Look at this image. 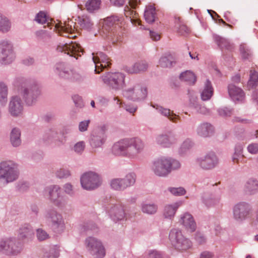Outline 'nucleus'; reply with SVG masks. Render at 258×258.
Returning a JSON list of instances; mask_svg holds the SVG:
<instances>
[{"label": "nucleus", "instance_id": "1", "mask_svg": "<svg viewBox=\"0 0 258 258\" xmlns=\"http://www.w3.org/2000/svg\"><path fill=\"white\" fill-rule=\"evenodd\" d=\"M144 142L137 137L125 138L114 143L112 152L115 155H122L130 159H137L145 149Z\"/></svg>", "mask_w": 258, "mask_h": 258}, {"label": "nucleus", "instance_id": "2", "mask_svg": "<svg viewBox=\"0 0 258 258\" xmlns=\"http://www.w3.org/2000/svg\"><path fill=\"white\" fill-rule=\"evenodd\" d=\"M13 85L21 87L20 94L27 105L35 104L41 95L40 86L35 81L19 77L14 79Z\"/></svg>", "mask_w": 258, "mask_h": 258}, {"label": "nucleus", "instance_id": "3", "mask_svg": "<svg viewBox=\"0 0 258 258\" xmlns=\"http://www.w3.org/2000/svg\"><path fill=\"white\" fill-rule=\"evenodd\" d=\"M35 21L38 23L43 24L47 23L51 29H53V31H57V33L61 36L68 37L69 38H75L76 35H74L75 31L74 23L73 21L69 20L67 22L62 23L58 22L56 23H51L49 25V18L47 17L45 12L40 11L36 16Z\"/></svg>", "mask_w": 258, "mask_h": 258}, {"label": "nucleus", "instance_id": "4", "mask_svg": "<svg viewBox=\"0 0 258 258\" xmlns=\"http://www.w3.org/2000/svg\"><path fill=\"white\" fill-rule=\"evenodd\" d=\"M180 162L169 157H161L153 162L151 170L157 176L165 177L167 176L172 170L180 167Z\"/></svg>", "mask_w": 258, "mask_h": 258}, {"label": "nucleus", "instance_id": "5", "mask_svg": "<svg viewBox=\"0 0 258 258\" xmlns=\"http://www.w3.org/2000/svg\"><path fill=\"white\" fill-rule=\"evenodd\" d=\"M122 22L121 18L115 16L107 17L104 21L103 32L106 37L113 43L120 41L123 35Z\"/></svg>", "mask_w": 258, "mask_h": 258}, {"label": "nucleus", "instance_id": "6", "mask_svg": "<svg viewBox=\"0 0 258 258\" xmlns=\"http://www.w3.org/2000/svg\"><path fill=\"white\" fill-rule=\"evenodd\" d=\"M147 94V88L134 79H130L122 90V95L124 97L136 102L144 100Z\"/></svg>", "mask_w": 258, "mask_h": 258}, {"label": "nucleus", "instance_id": "7", "mask_svg": "<svg viewBox=\"0 0 258 258\" xmlns=\"http://www.w3.org/2000/svg\"><path fill=\"white\" fill-rule=\"evenodd\" d=\"M18 165L15 162L8 160L0 163V186L17 180L19 176Z\"/></svg>", "mask_w": 258, "mask_h": 258}, {"label": "nucleus", "instance_id": "8", "mask_svg": "<svg viewBox=\"0 0 258 258\" xmlns=\"http://www.w3.org/2000/svg\"><path fill=\"white\" fill-rule=\"evenodd\" d=\"M23 249L21 243L14 237H7L0 239V254L8 256H16Z\"/></svg>", "mask_w": 258, "mask_h": 258}, {"label": "nucleus", "instance_id": "9", "mask_svg": "<svg viewBox=\"0 0 258 258\" xmlns=\"http://www.w3.org/2000/svg\"><path fill=\"white\" fill-rule=\"evenodd\" d=\"M169 240L174 248L180 251H186L192 246L191 241L184 236L181 230L172 228L169 233Z\"/></svg>", "mask_w": 258, "mask_h": 258}, {"label": "nucleus", "instance_id": "10", "mask_svg": "<svg viewBox=\"0 0 258 258\" xmlns=\"http://www.w3.org/2000/svg\"><path fill=\"white\" fill-rule=\"evenodd\" d=\"M125 75L121 72H107L101 76L102 82L110 89L118 91L124 88Z\"/></svg>", "mask_w": 258, "mask_h": 258}, {"label": "nucleus", "instance_id": "11", "mask_svg": "<svg viewBox=\"0 0 258 258\" xmlns=\"http://www.w3.org/2000/svg\"><path fill=\"white\" fill-rule=\"evenodd\" d=\"M85 246L87 252L94 258H103L106 254L102 241L96 237H87L85 240Z\"/></svg>", "mask_w": 258, "mask_h": 258}, {"label": "nucleus", "instance_id": "12", "mask_svg": "<svg viewBox=\"0 0 258 258\" xmlns=\"http://www.w3.org/2000/svg\"><path fill=\"white\" fill-rule=\"evenodd\" d=\"M45 219L50 223L53 231L57 233L64 231L66 226L64 219L61 214L54 209L46 210L44 214Z\"/></svg>", "mask_w": 258, "mask_h": 258}, {"label": "nucleus", "instance_id": "13", "mask_svg": "<svg viewBox=\"0 0 258 258\" xmlns=\"http://www.w3.org/2000/svg\"><path fill=\"white\" fill-rule=\"evenodd\" d=\"M106 201L104 206L111 218L114 221L123 220L125 217V213L123 206L120 202L110 198L106 199Z\"/></svg>", "mask_w": 258, "mask_h": 258}, {"label": "nucleus", "instance_id": "14", "mask_svg": "<svg viewBox=\"0 0 258 258\" xmlns=\"http://www.w3.org/2000/svg\"><path fill=\"white\" fill-rule=\"evenodd\" d=\"M82 188L87 190H93L98 188L102 184L101 176L97 173L88 171L83 174L80 178Z\"/></svg>", "mask_w": 258, "mask_h": 258}, {"label": "nucleus", "instance_id": "15", "mask_svg": "<svg viewBox=\"0 0 258 258\" xmlns=\"http://www.w3.org/2000/svg\"><path fill=\"white\" fill-rule=\"evenodd\" d=\"M16 58V53L12 42L5 39L0 41V62L8 64L12 63Z\"/></svg>", "mask_w": 258, "mask_h": 258}, {"label": "nucleus", "instance_id": "16", "mask_svg": "<svg viewBox=\"0 0 258 258\" xmlns=\"http://www.w3.org/2000/svg\"><path fill=\"white\" fill-rule=\"evenodd\" d=\"M179 141L178 135L172 131L157 135L154 139V143L157 146L169 148L177 144Z\"/></svg>", "mask_w": 258, "mask_h": 258}, {"label": "nucleus", "instance_id": "17", "mask_svg": "<svg viewBox=\"0 0 258 258\" xmlns=\"http://www.w3.org/2000/svg\"><path fill=\"white\" fill-rule=\"evenodd\" d=\"M252 211L251 206L246 202H240L235 204L233 209V216L235 220L241 222L251 214Z\"/></svg>", "mask_w": 258, "mask_h": 258}, {"label": "nucleus", "instance_id": "18", "mask_svg": "<svg viewBox=\"0 0 258 258\" xmlns=\"http://www.w3.org/2000/svg\"><path fill=\"white\" fill-rule=\"evenodd\" d=\"M49 200L57 207L64 206L65 201L61 195L60 187L57 185H50L44 189Z\"/></svg>", "mask_w": 258, "mask_h": 258}, {"label": "nucleus", "instance_id": "19", "mask_svg": "<svg viewBox=\"0 0 258 258\" xmlns=\"http://www.w3.org/2000/svg\"><path fill=\"white\" fill-rule=\"evenodd\" d=\"M106 128L105 125L98 127L91 135L89 144L93 149L101 148L107 139Z\"/></svg>", "mask_w": 258, "mask_h": 258}, {"label": "nucleus", "instance_id": "20", "mask_svg": "<svg viewBox=\"0 0 258 258\" xmlns=\"http://www.w3.org/2000/svg\"><path fill=\"white\" fill-rule=\"evenodd\" d=\"M197 164L203 170L214 168L218 164V159L213 152H210L196 159Z\"/></svg>", "mask_w": 258, "mask_h": 258}, {"label": "nucleus", "instance_id": "21", "mask_svg": "<svg viewBox=\"0 0 258 258\" xmlns=\"http://www.w3.org/2000/svg\"><path fill=\"white\" fill-rule=\"evenodd\" d=\"M43 139L46 144L53 147L60 146L64 144L62 139L59 137L57 130L54 127L47 130Z\"/></svg>", "mask_w": 258, "mask_h": 258}, {"label": "nucleus", "instance_id": "22", "mask_svg": "<svg viewBox=\"0 0 258 258\" xmlns=\"http://www.w3.org/2000/svg\"><path fill=\"white\" fill-rule=\"evenodd\" d=\"M56 49L59 52H64L70 56H74L76 59L77 58L76 55L81 56L80 53L82 52V49L80 44L73 41L64 44H60L57 46Z\"/></svg>", "mask_w": 258, "mask_h": 258}, {"label": "nucleus", "instance_id": "23", "mask_svg": "<svg viewBox=\"0 0 258 258\" xmlns=\"http://www.w3.org/2000/svg\"><path fill=\"white\" fill-rule=\"evenodd\" d=\"M180 225L187 231L193 232L197 229V224L192 215L188 212L181 214L178 221Z\"/></svg>", "mask_w": 258, "mask_h": 258}, {"label": "nucleus", "instance_id": "24", "mask_svg": "<svg viewBox=\"0 0 258 258\" xmlns=\"http://www.w3.org/2000/svg\"><path fill=\"white\" fill-rule=\"evenodd\" d=\"M93 55L92 59L94 63L95 64V72L96 73L98 74L100 73L99 69L102 70L105 68L108 67L111 64L109 60V58L107 56L102 52H97Z\"/></svg>", "mask_w": 258, "mask_h": 258}, {"label": "nucleus", "instance_id": "25", "mask_svg": "<svg viewBox=\"0 0 258 258\" xmlns=\"http://www.w3.org/2000/svg\"><path fill=\"white\" fill-rule=\"evenodd\" d=\"M23 110V105L22 101L18 96H14L11 97L9 104V111L13 116H20Z\"/></svg>", "mask_w": 258, "mask_h": 258}, {"label": "nucleus", "instance_id": "26", "mask_svg": "<svg viewBox=\"0 0 258 258\" xmlns=\"http://www.w3.org/2000/svg\"><path fill=\"white\" fill-rule=\"evenodd\" d=\"M228 91L230 98L234 101H242L245 98V93L239 87L232 84L228 86Z\"/></svg>", "mask_w": 258, "mask_h": 258}, {"label": "nucleus", "instance_id": "27", "mask_svg": "<svg viewBox=\"0 0 258 258\" xmlns=\"http://www.w3.org/2000/svg\"><path fill=\"white\" fill-rule=\"evenodd\" d=\"M148 68V63L144 60L135 62L134 64L126 67L125 71L128 74H134L145 72Z\"/></svg>", "mask_w": 258, "mask_h": 258}, {"label": "nucleus", "instance_id": "28", "mask_svg": "<svg viewBox=\"0 0 258 258\" xmlns=\"http://www.w3.org/2000/svg\"><path fill=\"white\" fill-rule=\"evenodd\" d=\"M181 205V202H175L166 205L163 209V216L164 218L172 220L175 216L178 208Z\"/></svg>", "mask_w": 258, "mask_h": 258}, {"label": "nucleus", "instance_id": "29", "mask_svg": "<svg viewBox=\"0 0 258 258\" xmlns=\"http://www.w3.org/2000/svg\"><path fill=\"white\" fill-rule=\"evenodd\" d=\"M153 107L155 108L161 115L167 117L171 121L176 123L180 119V117L171 111L169 109L164 108L158 105H153Z\"/></svg>", "mask_w": 258, "mask_h": 258}, {"label": "nucleus", "instance_id": "30", "mask_svg": "<svg viewBox=\"0 0 258 258\" xmlns=\"http://www.w3.org/2000/svg\"><path fill=\"white\" fill-rule=\"evenodd\" d=\"M196 132L199 136L206 138L210 136L213 134L214 128L210 123L203 122L198 125Z\"/></svg>", "mask_w": 258, "mask_h": 258}, {"label": "nucleus", "instance_id": "31", "mask_svg": "<svg viewBox=\"0 0 258 258\" xmlns=\"http://www.w3.org/2000/svg\"><path fill=\"white\" fill-rule=\"evenodd\" d=\"M55 73L61 78L68 80L70 77L72 70L63 62H58L55 66Z\"/></svg>", "mask_w": 258, "mask_h": 258}, {"label": "nucleus", "instance_id": "32", "mask_svg": "<svg viewBox=\"0 0 258 258\" xmlns=\"http://www.w3.org/2000/svg\"><path fill=\"white\" fill-rule=\"evenodd\" d=\"M243 190L247 194L253 195L258 191V180L254 178L248 179L245 182Z\"/></svg>", "mask_w": 258, "mask_h": 258}, {"label": "nucleus", "instance_id": "33", "mask_svg": "<svg viewBox=\"0 0 258 258\" xmlns=\"http://www.w3.org/2000/svg\"><path fill=\"white\" fill-rule=\"evenodd\" d=\"M34 232L31 226L25 224L20 227L18 236L20 239L23 240L32 238Z\"/></svg>", "mask_w": 258, "mask_h": 258}, {"label": "nucleus", "instance_id": "34", "mask_svg": "<svg viewBox=\"0 0 258 258\" xmlns=\"http://www.w3.org/2000/svg\"><path fill=\"white\" fill-rule=\"evenodd\" d=\"M21 132L19 128L14 127L10 134V140L11 145L14 147H19L21 144Z\"/></svg>", "mask_w": 258, "mask_h": 258}, {"label": "nucleus", "instance_id": "35", "mask_svg": "<svg viewBox=\"0 0 258 258\" xmlns=\"http://www.w3.org/2000/svg\"><path fill=\"white\" fill-rule=\"evenodd\" d=\"M213 95V88L211 82L207 80L204 85V88L202 91L201 96V99L204 101L209 100Z\"/></svg>", "mask_w": 258, "mask_h": 258}, {"label": "nucleus", "instance_id": "36", "mask_svg": "<svg viewBox=\"0 0 258 258\" xmlns=\"http://www.w3.org/2000/svg\"><path fill=\"white\" fill-rule=\"evenodd\" d=\"M213 37L214 41L222 50L224 49L231 50L232 49L233 46L228 40L216 34H213Z\"/></svg>", "mask_w": 258, "mask_h": 258}, {"label": "nucleus", "instance_id": "37", "mask_svg": "<svg viewBox=\"0 0 258 258\" xmlns=\"http://www.w3.org/2000/svg\"><path fill=\"white\" fill-rule=\"evenodd\" d=\"M181 81L186 82L189 85H194L197 81L195 74L190 71H186L180 74L179 76Z\"/></svg>", "mask_w": 258, "mask_h": 258}, {"label": "nucleus", "instance_id": "38", "mask_svg": "<svg viewBox=\"0 0 258 258\" xmlns=\"http://www.w3.org/2000/svg\"><path fill=\"white\" fill-rule=\"evenodd\" d=\"M195 143L191 139L186 138L181 144L178 152L180 155L184 154L192 149Z\"/></svg>", "mask_w": 258, "mask_h": 258}, {"label": "nucleus", "instance_id": "39", "mask_svg": "<svg viewBox=\"0 0 258 258\" xmlns=\"http://www.w3.org/2000/svg\"><path fill=\"white\" fill-rule=\"evenodd\" d=\"M158 209L157 205L154 203H143L141 205L142 212L148 215L155 214Z\"/></svg>", "mask_w": 258, "mask_h": 258}, {"label": "nucleus", "instance_id": "40", "mask_svg": "<svg viewBox=\"0 0 258 258\" xmlns=\"http://www.w3.org/2000/svg\"><path fill=\"white\" fill-rule=\"evenodd\" d=\"M159 64L162 68H171L176 64V61L171 55H169L161 57L159 60Z\"/></svg>", "mask_w": 258, "mask_h": 258}, {"label": "nucleus", "instance_id": "41", "mask_svg": "<svg viewBox=\"0 0 258 258\" xmlns=\"http://www.w3.org/2000/svg\"><path fill=\"white\" fill-rule=\"evenodd\" d=\"M11 22L8 18L0 13V32L5 33L10 31Z\"/></svg>", "mask_w": 258, "mask_h": 258}, {"label": "nucleus", "instance_id": "42", "mask_svg": "<svg viewBox=\"0 0 258 258\" xmlns=\"http://www.w3.org/2000/svg\"><path fill=\"white\" fill-rule=\"evenodd\" d=\"M144 17L148 23H152L155 20V8L153 6H149L144 12Z\"/></svg>", "mask_w": 258, "mask_h": 258}, {"label": "nucleus", "instance_id": "43", "mask_svg": "<svg viewBox=\"0 0 258 258\" xmlns=\"http://www.w3.org/2000/svg\"><path fill=\"white\" fill-rule=\"evenodd\" d=\"M110 186L112 189L116 191H123L126 189L121 178H115L110 181Z\"/></svg>", "mask_w": 258, "mask_h": 258}, {"label": "nucleus", "instance_id": "44", "mask_svg": "<svg viewBox=\"0 0 258 258\" xmlns=\"http://www.w3.org/2000/svg\"><path fill=\"white\" fill-rule=\"evenodd\" d=\"M137 175L134 172L127 173L123 178H121L126 189L133 186L136 181Z\"/></svg>", "mask_w": 258, "mask_h": 258}, {"label": "nucleus", "instance_id": "45", "mask_svg": "<svg viewBox=\"0 0 258 258\" xmlns=\"http://www.w3.org/2000/svg\"><path fill=\"white\" fill-rule=\"evenodd\" d=\"M8 88L3 82L0 83V104L5 106L8 101Z\"/></svg>", "mask_w": 258, "mask_h": 258}, {"label": "nucleus", "instance_id": "46", "mask_svg": "<svg viewBox=\"0 0 258 258\" xmlns=\"http://www.w3.org/2000/svg\"><path fill=\"white\" fill-rule=\"evenodd\" d=\"M70 76L68 80L79 83L83 82L86 79L85 75L76 70H72Z\"/></svg>", "mask_w": 258, "mask_h": 258}, {"label": "nucleus", "instance_id": "47", "mask_svg": "<svg viewBox=\"0 0 258 258\" xmlns=\"http://www.w3.org/2000/svg\"><path fill=\"white\" fill-rule=\"evenodd\" d=\"M59 246L53 245L44 253L42 258H57L59 255Z\"/></svg>", "mask_w": 258, "mask_h": 258}, {"label": "nucleus", "instance_id": "48", "mask_svg": "<svg viewBox=\"0 0 258 258\" xmlns=\"http://www.w3.org/2000/svg\"><path fill=\"white\" fill-rule=\"evenodd\" d=\"M203 203L208 207H211L217 205L219 203V200L213 198L208 194H204L202 196Z\"/></svg>", "mask_w": 258, "mask_h": 258}, {"label": "nucleus", "instance_id": "49", "mask_svg": "<svg viewBox=\"0 0 258 258\" xmlns=\"http://www.w3.org/2000/svg\"><path fill=\"white\" fill-rule=\"evenodd\" d=\"M197 98H193L190 99V106L194 108L196 111L201 114H207L209 113V110L205 106L199 104L196 101Z\"/></svg>", "mask_w": 258, "mask_h": 258}, {"label": "nucleus", "instance_id": "50", "mask_svg": "<svg viewBox=\"0 0 258 258\" xmlns=\"http://www.w3.org/2000/svg\"><path fill=\"white\" fill-rule=\"evenodd\" d=\"M258 85V73L253 70H250L249 79L247 82V87L249 89L256 87Z\"/></svg>", "mask_w": 258, "mask_h": 258}, {"label": "nucleus", "instance_id": "51", "mask_svg": "<svg viewBox=\"0 0 258 258\" xmlns=\"http://www.w3.org/2000/svg\"><path fill=\"white\" fill-rule=\"evenodd\" d=\"M79 24L80 26L85 29H89L92 26V23L89 17L86 15H83L81 17L79 16Z\"/></svg>", "mask_w": 258, "mask_h": 258}, {"label": "nucleus", "instance_id": "52", "mask_svg": "<svg viewBox=\"0 0 258 258\" xmlns=\"http://www.w3.org/2000/svg\"><path fill=\"white\" fill-rule=\"evenodd\" d=\"M100 0H89L86 4L87 10L90 12L97 10L100 8Z\"/></svg>", "mask_w": 258, "mask_h": 258}, {"label": "nucleus", "instance_id": "53", "mask_svg": "<svg viewBox=\"0 0 258 258\" xmlns=\"http://www.w3.org/2000/svg\"><path fill=\"white\" fill-rule=\"evenodd\" d=\"M86 147V143L84 141H81L76 143L73 148V151L78 154H81L84 151Z\"/></svg>", "mask_w": 258, "mask_h": 258}, {"label": "nucleus", "instance_id": "54", "mask_svg": "<svg viewBox=\"0 0 258 258\" xmlns=\"http://www.w3.org/2000/svg\"><path fill=\"white\" fill-rule=\"evenodd\" d=\"M239 49L241 56L243 59H248L251 56V53L250 50L246 44H241Z\"/></svg>", "mask_w": 258, "mask_h": 258}, {"label": "nucleus", "instance_id": "55", "mask_svg": "<svg viewBox=\"0 0 258 258\" xmlns=\"http://www.w3.org/2000/svg\"><path fill=\"white\" fill-rule=\"evenodd\" d=\"M176 27L178 28V33L181 35H185L189 32V29L186 25L183 24H180V18H178L176 19Z\"/></svg>", "mask_w": 258, "mask_h": 258}, {"label": "nucleus", "instance_id": "56", "mask_svg": "<svg viewBox=\"0 0 258 258\" xmlns=\"http://www.w3.org/2000/svg\"><path fill=\"white\" fill-rule=\"evenodd\" d=\"M168 191L175 196H181L184 195L186 193L185 189L182 187H169Z\"/></svg>", "mask_w": 258, "mask_h": 258}, {"label": "nucleus", "instance_id": "57", "mask_svg": "<svg viewBox=\"0 0 258 258\" xmlns=\"http://www.w3.org/2000/svg\"><path fill=\"white\" fill-rule=\"evenodd\" d=\"M56 176L59 178H67L71 176V172L69 170L61 168L56 172Z\"/></svg>", "mask_w": 258, "mask_h": 258}, {"label": "nucleus", "instance_id": "58", "mask_svg": "<svg viewBox=\"0 0 258 258\" xmlns=\"http://www.w3.org/2000/svg\"><path fill=\"white\" fill-rule=\"evenodd\" d=\"M36 236L39 241H44L49 238L48 233L42 229H38L37 230Z\"/></svg>", "mask_w": 258, "mask_h": 258}, {"label": "nucleus", "instance_id": "59", "mask_svg": "<svg viewBox=\"0 0 258 258\" xmlns=\"http://www.w3.org/2000/svg\"><path fill=\"white\" fill-rule=\"evenodd\" d=\"M64 192L70 196H73L75 194L73 186L70 183H66L63 185Z\"/></svg>", "mask_w": 258, "mask_h": 258}, {"label": "nucleus", "instance_id": "60", "mask_svg": "<svg viewBox=\"0 0 258 258\" xmlns=\"http://www.w3.org/2000/svg\"><path fill=\"white\" fill-rule=\"evenodd\" d=\"M90 123V120L89 119L85 120L80 122L78 126L79 131L81 132L87 131Z\"/></svg>", "mask_w": 258, "mask_h": 258}, {"label": "nucleus", "instance_id": "61", "mask_svg": "<svg viewBox=\"0 0 258 258\" xmlns=\"http://www.w3.org/2000/svg\"><path fill=\"white\" fill-rule=\"evenodd\" d=\"M147 258H168L162 255L161 252L153 250L149 251Z\"/></svg>", "mask_w": 258, "mask_h": 258}, {"label": "nucleus", "instance_id": "62", "mask_svg": "<svg viewBox=\"0 0 258 258\" xmlns=\"http://www.w3.org/2000/svg\"><path fill=\"white\" fill-rule=\"evenodd\" d=\"M36 35L38 37L42 39L51 37V33L47 32L46 30L38 31L36 32Z\"/></svg>", "mask_w": 258, "mask_h": 258}, {"label": "nucleus", "instance_id": "63", "mask_svg": "<svg viewBox=\"0 0 258 258\" xmlns=\"http://www.w3.org/2000/svg\"><path fill=\"white\" fill-rule=\"evenodd\" d=\"M218 112L221 116H229L232 114V110L227 107H224L219 109Z\"/></svg>", "mask_w": 258, "mask_h": 258}, {"label": "nucleus", "instance_id": "64", "mask_svg": "<svg viewBox=\"0 0 258 258\" xmlns=\"http://www.w3.org/2000/svg\"><path fill=\"white\" fill-rule=\"evenodd\" d=\"M247 149L248 152L250 154H258V143H254L249 145Z\"/></svg>", "mask_w": 258, "mask_h": 258}]
</instances>
